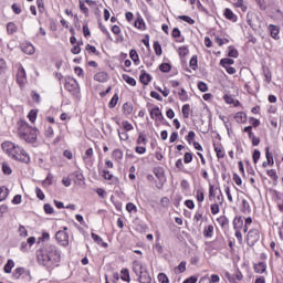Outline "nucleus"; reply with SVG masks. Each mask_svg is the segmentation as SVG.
<instances>
[{"mask_svg":"<svg viewBox=\"0 0 283 283\" xmlns=\"http://www.w3.org/2000/svg\"><path fill=\"white\" fill-rule=\"evenodd\" d=\"M171 36H172L174 39H180V36H181L180 29L174 28V29H172V32H171Z\"/></svg>","mask_w":283,"mask_h":283,"instance_id":"obj_62","label":"nucleus"},{"mask_svg":"<svg viewBox=\"0 0 283 283\" xmlns=\"http://www.w3.org/2000/svg\"><path fill=\"white\" fill-rule=\"evenodd\" d=\"M117 134L120 140H129V134H127V130L125 132L117 130Z\"/></svg>","mask_w":283,"mask_h":283,"instance_id":"obj_55","label":"nucleus"},{"mask_svg":"<svg viewBox=\"0 0 283 283\" xmlns=\"http://www.w3.org/2000/svg\"><path fill=\"white\" fill-rule=\"evenodd\" d=\"M232 224L234 230H240L244 226V220H242V217H235Z\"/></svg>","mask_w":283,"mask_h":283,"instance_id":"obj_18","label":"nucleus"},{"mask_svg":"<svg viewBox=\"0 0 283 283\" xmlns=\"http://www.w3.org/2000/svg\"><path fill=\"white\" fill-rule=\"evenodd\" d=\"M265 158L269 167H273L275 165V161L273 160V154L269 151V147L265 148Z\"/></svg>","mask_w":283,"mask_h":283,"instance_id":"obj_21","label":"nucleus"},{"mask_svg":"<svg viewBox=\"0 0 283 283\" xmlns=\"http://www.w3.org/2000/svg\"><path fill=\"white\" fill-rule=\"evenodd\" d=\"M205 238H213V226L210 224L203 230Z\"/></svg>","mask_w":283,"mask_h":283,"instance_id":"obj_30","label":"nucleus"},{"mask_svg":"<svg viewBox=\"0 0 283 283\" xmlns=\"http://www.w3.org/2000/svg\"><path fill=\"white\" fill-rule=\"evenodd\" d=\"M214 151L217 154V158H224V151L220 147H214Z\"/></svg>","mask_w":283,"mask_h":283,"instance_id":"obj_63","label":"nucleus"},{"mask_svg":"<svg viewBox=\"0 0 283 283\" xmlns=\"http://www.w3.org/2000/svg\"><path fill=\"white\" fill-rule=\"evenodd\" d=\"M154 50L157 56H160L163 54V46L160 45L159 41L154 42Z\"/></svg>","mask_w":283,"mask_h":283,"instance_id":"obj_34","label":"nucleus"},{"mask_svg":"<svg viewBox=\"0 0 283 283\" xmlns=\"http://www.w3.org/2000/svg\"><path fill=\"white\" fill-rule=\"evenodd\" d=\"M122 275H120V280H123V282H130V276H129V270L128 269H123L120 271Z\"/></svg>","mask_w":283,"mask_h":283,"instance_id":"obj_29","label":"nucleus"},{"mask_svg":"<svg viewBox=\"0 0 283 283\" xmlns=\"http://www.w3.org/2000/svg\"><path fill=\"white\" fill-rule=\"evenodd\" d=\"M85 50H86L87 52H92V54H95V56H98V55L101 54V52H98V51L96 50V46L91 45V44H87V45L85 46Z\"/></svg>","mask_w":283,"mask_h":283,"instance_id":"obj_47","label":"nucleus"},{"mask_svg":"<svg viewBox=\"0 0 283 283\" xmlns=\"http://www.w3.org/2000/svg\"><path fill=\"white\" fill-rule=\"evenodd\" d=\"M28 78V75L25 74V69L23 66H19L18 73H17V83L23 87L25 85V81Z\"/></svg>","mask_w":283,"mask_h":283,"instance_id":"obj_7","label":"nucleus"},{"mask_svg":"<svg viewBox=\"0 0 283 283\" xmlns=\"http://www.w3.org/2000/svg\"><path fill=\"white\" fill-rule=\"evenodd\" d=\"M94 81H97V83H107L109 75L107 72H98L94 75Z\"/></svg>","mask_w":283,"mask_h":283,"instance_id":"obj_9","label":"nucleus"},{"mask_svg":"<svg viewBox=\"0 0 283 283\" xmlns=\"http://www.w3.org/2000/svg\"><path fill=\"white\" fill-rule=\"evenodd\" d=\"M64 87L70 94L76 96L81 90L78 88V82L74 77H65Z\"/></svg>","mask_w":283,"mask_h":283,"instance_id":"obj_4","label":"nucleus"},{"mask_svg":"<svg viewBox=\"0 0 283 283\" xmlns=\"http://www.w3.org/2000/svg\"><path fill=\"white\" fill-rule=\"evenodd\" d=\"M268 176L274 180V182H277V171L275 169L266 170Z\"/></svg>","mask_w":283,"mask_h":283,"instance_id":"obj_41","label":"nucleus"},{"mask_svg":"<svg viewBox=\"0 0 283 283\" xmlns=\"http://www.w3.org/2000/svg\"><path fill=\"white\" fill-rule=\"evenodd\" d=\"M117 104H118V94L115 93L108 103L109 109H114V107H116Z\"/></svg>","mask_w":283,"mask_h":283,"instance_id":"obj_33","label":"nucleus"},{"mask_svg":"<svg viewBox=\"0 0 283 283\" xmlns=\"http://www.w3.org/2000/svg\"><path fill=\"white\" fill-rule=\"evenodd\" d=\"M80 10L87 17L90 14V9L86 8L85 2L83 0H80Z\"/></svg>","mask_w":283,"mask_h":283,"instance_id":"obj_51","label":"nucleus"},{"mask_svg":"<svg viewBox=\"0 0 283 283\" xmlns=\"http://www.w3.org/2000/svg\"><path fill=\"white\" fill-rule=\"evenodd\" d=\"M266 272V263L264 262H259L254 264V273H265Z\"/></svg>","mask_w":283,"mask_h":283,"instance_id":"obj_17","label":"nucleus"},{"mask_svg":"<svg viewBox=\"0 0 283 283\" xmlns=\"http://www.w3.org/2000/svg\"><path fill=\"white\" fill-rule=\"evenodd\" d=\"M35 196L39 200H45V193H43V190L39 187L35 188Z\"/></svg>","mask_w":283,"mask_h":283,"instance_id":"obj_56","label":"nucleus"},{"mask_svg":"<svg viewBox=\"0 0 283 283\" xmlns=\"http://www.w3.org/2000/svg\"><path fill=\"white\" fill-rule=\"evenodd\" d=\"M137 145H147V137L145 136V133H139Z\"/></svg>","mask_w":283,"mask_h":283,"instance_id":"obj_43","label":"nucleus"},{"mask_svg":"<svg viewBox=\"0 0 283 283\" xmlns=\"http://www.w3.org/2000/svg\"><path fill=\"white\" fill-rule=\"evenodd\" d=\"M242 213H251V205L245 199L242 200Z\"/></svg>","mask_w":283,"mask_h":283,"instance_id":"obj_31","label":"nucleus"},{"mask_svg":"<svg viewBox=\"0 0 283 283\" xmlns=\"http://www.w3.org/2000/svg\"><path fill=\"white\" fill-rule=\"evenodd\" d=\"M177 273H185V271H187V262L186 261H181L179 263V265L176 268L175 270Z\"/></svg>","mask_w":283,"mask_h":283,"instance_id":"obj_38","label":"nucleus"},{"mask_svg":"<svg viewBox=\"0 0 283 283\" xmlns=\"http://www.w3.org/2000/svg\"><path fill=\"white\" fill-rule=\"evenodd\" d=\"M197 87L199 92H209V86L205 82H198Z\"/></svg>","mask_w":283,"mask_h":283,"instance_id":"obj_48","label":"nucleus"},{"mask_svg":"<svg viewBox=\"0 0 283 283\" xmlns=\"http://www.w3.org/2000/svg\"><path fill=\"white\" fill-rule=\"evenodd\" d=\"M36 258L44 266H50L61 262V251L56 245L45 243L36 251Z\"/></svg>","mask_w":283,"mask_h":283,"instance_id":"obj_1","label":"nucleus"},{"mask_svg":"<svg viewBox=\"0 0 283 283\" xmlns=\"http://www.w3.org/2000/svg\"><path fill=\"white\" fill-rule=\"evenodd\" d=\"M178 54H179V56L185 59V56H187V54H189V48L188 46H180L178 49Z\"/></svg>","mask_w":283,"mask_h":283,"instance_id":"obj_40","label":"nucleus"},{"mask_svg":"<svg viewBox=\"0 0 283 283\" xmlns=\"http://www.w3.org/2000/svg\"><path fill=\"white\" fill-rule=\"evenodd\" d=\"M44 213H46L48 216H52V213H54V208L52 207V205H44Z\"/></svg>","mask_w":283,"mask_h":283,"instance_id":"obj_52","label":"nucleus"},{"mask_svg":"<svg viewBox=\"0 0 283 283\" xmlns=\"http://www.w3.org/2000/svg\"><path fill=\"white\" fill-rule=\"evenodd\" d=\"M259 240H260V230H258V229L249 230L248 235H247L248 247H255V244L259 242Z\"/></svg>","mask_w":283,"mask_h":283,"instance_id":"obj_5","label":"nucleus"},{"mask_svg":"<svg viewBox=\"0 0 283 283\" xmlns=\"http://www.w3.org/2000/svg\"><path fill=\"white\" fill-rule=\"evenodd\" d=\"M193 160V155H191V153H186L184 155V163L186 165H189V163H191Z\"/></svg>","mask_w":283,"mask_h":283,"instance_id":"obj_57","label":"nucleus"},{"mask_svg":"<svg viewBox=\"0 0 283 283\" xmlns=\"http://www.w3.org/2000/svg\"><path fill=\"white\" fill-rule=\"evenodd\" d=\"M36 116H39V111L36 109H31L29 115H28V118L31 123H35L36 122Z\"/></svg>","mask_w":283,"mask_h":283,"instance_id":"obj_32","label":"nucleus"},{"mask_svg":"<svg viewBox=\"0 0 283 283\" xmlns=\"http://www.w3.org/2000/svg\"><path fill=\"white\" fill-rule=\"evenodd\" d=\"M70 178H73L75 185H81L85 180V176H83V172L81 171H75L71 174Z\"/></svg>","mask_w":283,"mask_h":283,"instance_id":"obj_10","label":"nucleus"},{"mask_svg":"<svg viewBox=\"0 0 283 283\" xmlns=\"http://www.w3.org/2000/svg\"><path fill=\"white\" fill-rule=\"evenodd\" d=\"M147 266L143 265L139 261L133 262V271L138 276L144 270H146Z\"/></svg>","mask_w":283,"mask_h":283,"instance_id":"obj_12","label":"nucleus"},{"mask_svg":"<svg viewBox=\"0 0 283 283\" xmlns=\"http://www.w3.org/2000/svg\"><path fill=\"white\" fill-rule=\"evenodd\" d=\"M138 282L140 283H151V276L149 275V272L144 270L139 275H138Z\"/></svg>","mask_w":283,"mask_h":283,"instance_id":"obj_11","label":"nucleus"},{"mask_svg":"<svg viewBox=\"0 0 283 283\" xmlns=\"http://www.w3.org/2000/svg\"><path fill=\"white\" fill-rule=\"evenodd\" d=\"M23 273H27V275H30V271L27 272L24 268H18L13 272V277H15V280H19V277H21Z\"/></svg>","mask_w":283,"mask_h":283,"instance_id":"obj_22","label":"nucleus"},{"mask_svg":"<svg viewBox=\"0 0 283 283\" xmlns=\"http://www.w3.org/2000/svg\"><path fill=\"white\" fill-rule=\"evenodd\" d=\"M135 28L143 30V28H145V20H143L140 17L137 18V21H135Z\"/></svg>","mask_w":283,"mask_h":283,"instance_id":"obj_49","label":"nucleus"},{"mask_svg":"<svg viewBox=\"0 0 283 283\" xmlns=\"http://www.w3.org/2000/svg\"><path fill=\"white\" fill-rule=\"evenodd\" d=\"M7 32L9 34H14V32H17V25L13 22H9L7 24Z\"/></svg>","mask_w":283,"mask_h":283,"instance_id":"obj_46","label":"nucleus"},{"mask_svg":"<svg viewBox=\"0 0 283 283\" xmlns=\"http://www.w3.org/2000/svg\"><path fill=\"white\" fill-rule=\"evenodd\" d=\"M233 63H235L233 59L224 57L220 60V65L222 67H229V65H233Z\"/></svg>","mask_w":283,"mask_h":283,"instance_id":"obj_28","label":"nucleus"},{"mask_svg":"<svg viewBox=\"0 0 283 283\" xmlns=\"http://www.w3.org/2000/svg\"><path fill=\"white\" fill-rule=\"evenodd\" d=\"M122 127L125 129V132H132V129H134V125L127 120L122 122Z\"/></svg>","mask_w":283,"mask_h":283,"instance_id":"obj_50","label":"nucleus"},{"mask_svg":"<svg viewBox=\"0 0 283 283\" xmlns=\"http://www.w3.org/2000/svg\"><path fill=\"white\" fill-rule=\"evenodd\" d=\"M3 151L11 156L13 160H19L20 163H30V155L25 153V149L12 142H3L1 145Z\"/></svg>","mask_w":283,"mask_h":283,"instance_id":"obj_2","label":"nucleus"},{"mask_svg":"<svg viewBox=\"0 0 283 283\" xmlns=\"http://www.w3.org/2000/svg\"><path fill=\"white\" fill-rule=\"evenodd\" d=\"M44 136H46V138H52L54 136V128H52V126L46 127Z\"/></svg>","mask_w":283,"mask_h":283,"instance_id":"obj_59","label":"nucleus"},{"mask_svg":"<svg viewBox=\"0 0 283 283\" xmlns=\"http://www.w3.org/2000/svg\"><path fill=\"white\" fill-rule=\"evenodd\" d=\"M18 135L21 140L29 144L36 143V136H39V130L36 127L30 126L28 122L21 119L18 122Z\"/></svg>","mask_w":283,"mask_h":283,"instance_id":"obj_3","label":"nucleus"},{"mask_svg":"<svg viewBox=\"0 0 283 283\" xmlns=\"http://www.w3.org/2000/svg\"><path fill=\"white\" fill-rule=\"evenodd\" d=\"M129 56L132 61L135 63V65H138V63H140V59L138 57V52L136 50H130Z\"/></svg>","mask_w":283,"mask_h":283,"instance_id":"obj_25","label":"nucleus"},{"mask_svg":"<svg viewBox=\"0 0 283 283\" xmlns=\"http://www.w3.org/2000/svg\"><path fill=\"white\" fill-rule=\"evenodd\" d=\"M158 281L161 283H169V277L165 273H159L158 274Z\"/></svg>","mask_w":283,"mask_h":283,"instance_id":"obj_61","label":"nucleus"},{"mask_svg":"<svg viewBox=\"0 0 283 283\" xmlns=\"http://www.w3.org/2000/svg\"><path fill=\"white\" fill-rule=\"evenodd\" d=\"M196 138V133L193 130H190L186 137V140L189 145L193 143V139Z\"/></svg>","mask_w":283,"mask_h":283,"instance_id":"obj_53","label":"nucleus"},{"mask_svg":"<svg viewBox=\"0 0 283 283\" xmlns=\"http://www.w3.org/2000/svg\"><path fill=\"white\" fill-rule=\"evenodd\" d=\"M178 19H180V21H185L186 23H189V25H193V23H196V20H193L189 15H179Z\"/></svg>","mask_w":283,"mask_h":283,"instance_id":"obj_37","label":"nucleus"},{"mask_svg":"<svg viewBox=\"0 0 283 283\" xmlns=\"http://www.w3.org/2000/svg\"><path fill=\"white\" fill-rule=\"evenodd\" d=\"M226 19H228V21H232L233 23H235V21H238V15H235V13H233V11L229 8L224 9L223 12Z\"/></svg>","mask_w":283,"mask_h":283,"instance_id":"obj_14","label":"nucleus"},{"mask_svg":"<svg viewBox=\"0 0 283 283\" xmlns=\"http://www.w3.org/2000/svg\"><path fill=\"white\" fill-rule=\"evenodd\" d=\"M12 269H14V261L9 259L3 268L4 273H12Z\"/></svg>","mask_w":283,"mask_h":283,"instance_id":"obj_23","label":"nucleus"},{"mask_svg":"<svg viewBox=\"0 0 283 283\" xmlns=\"http://www.w3.org/2000/svg\"><path fill=\"white\" fill-rule=\"evenodd\" d=\"M126 210L128 211V213H133V211L136 213L137 211L136 205H134L133 202H128L126 205Z\"/></svg>","mask_w":283,"mask_h":283,"instance_id":"obj_58","label":"nucleus"},{"mask_svg":"<svg viewBox=\"0 0 283 283\" xmlns=\"http://www.w3.org/2000/svg\"><path fill=\"white\" fill-rule=\"evenodd\" d=\"M190 109H191V106L189 104H185L181 107V112H182L184 118H189V111Z\"/></svg>","mask_w":283,"mask_h":283,"instance_id":"obj_44","label":"nucleus"},{"mask_svg":"<svg viewBox=\"0 0 283 283\" xmlns=\"http://www.w3.org/2000/svg\"><path fill=\"white\" fill-rule=\"evenodd\" d=\"M139 81L142 85H147L148 83H151V76L149 75V73L142 71L139 75Z\"/></svg>","mask_w":283,"mask_h":283,"instance_id":"obj_15","label":"nucleus"},{"mask_svg":"<svg viewBox=\"0 0 283 283\" xmlns=\"http://www.w3.org/2000/svg\"><path fill=\"white\" fill-rule=\"evenodd\" d=\"M269 30L272 39H280V28L274 24H270Z\"/></svg>","mask_w":283,"mask_h":283,"instance_id":"obj_19","label":"nucleus"},{"mask_svg":"<svg viewBox=\"0 0 283 283\" xmlns=\"http://www.w3.org/2000/svg\"><path fill=\"white\" fill-rule=\"evenodd\" d=\"M21 50L24 54H29L32 55L34 54L35 50H34V45H32V43H23L21 45Z\"/></svg>","mask_w":283,"mask_h":283,"instance_id":"obj_13","label":"nucleus"},{"mask_svg":"<svg viewBox=\"0 0 283 283\" xmlns=\"http://www.w3.org/2000/svg\"><path fill=\"white\" fill-rule=\"evenodd\" d=\"M196 282H198L197 276H190L184 281V283H196Z\"/></svg>","mask_w":283,"mask_h":283,"instance_id":"obj_64","label":"nucleus"},{"mask_svg":"<svg viewBox=\"0 0 283 283\" xmlns=\"http://www.w3.org/2000/svg\"><path fill=\"white\" fill-rule=\"evenodd\" d=\"M228 50H229V51H228V56H229L230 59H238L239 53H238V51L235 50V48L229 46Z\"/></svg>","mask_w":283,"mask_h":283,"instance_id":"obj_36","label":"nucleus"},{"mask_svg":"<svg viewBox=\"0 0 283 283\" xmlns=\"http://www.w3.org/2000/svg\"><path fill=\"white\" fill-rule=\"evenodd\" d=\"M189 65H190L191 70H198V55H193L190 59Z\"/></svg>","mask_w":283,"mask_h":283,"instance_id":"obj_39","label":"nucleus"},{"mask_svg":"<svg viewBox=\"0 0 283 283\" xmlns=\"http://www.w3.org/2000/svg\"><path fill=\"white\" fill-rule=\"evenodd\" d=\"M159 70H160V72H164L165 74H167V73L171 72V64H169V63H161L159 65Z\"/></svg>","mask_w":283,"mask_h":283,"instance_id":"obj_35","label":"nucleus"},{"mask_svg":"<svg viewBox=\"0 0 283 283\" xmlns=\"http://www.w3.org/2000/svg\"><path fill=\"white\" fill-rule=\"evenodd\" d=\"M67 228L60 230L55 233V239L62 247H67L70 244V235L67 234Z\"/></svg>","mask_w":283,"mask_h":283,"instance_id":"obj_6","label":"nucleus"},{"mask_svg":"<svg viewBox=\"0 0 283 283\" xmlns=\"http://www.w3.org/2000/svg\"><path fill=\"white\" fill-rule=\"evenodd\" d=\"M123 81H125V83H127L128 85H130L132 87H136V80L127 74H124L122 76Z\"/></svg>","mask_w":283,"mask_h":283,"instance_id":"obj_24","label":"nucleus"},{"mask_svg":"<svg viewBox=\"0 0 283 283\" xmlns=\"http://www.w3.org/2000/svg\"><path fill=\"white\" fill-rule=\"evenodd\" d=\"M8 70V64L6 63V60L0 57V74H3Z\"/></svg>","mask_w":283,"mask_h":283,"instance_id":"obj_60","label":"nucleus"},{"mask_svg":"<svg viewBox=\"0 0 283 283\" xmlns=\"http://www.w3.org/2000/svg\"><path fill=\"white\" fill-rule=\"evenodd\" d=\"M153 174L156 176L158 180H163L165 178V169L163 167L154 168Z\"/></svg>","mask_w":283,"mask_h":283,"instance_id":"obj_16","label":"nucleus"},{"mask_svg":"<svg viewBox=\"0 0 283 283\" xmlns=\"http://www.w3.org/2000/svg\"><path fill=\"white\" fill-rule=\"evenodd\" d=\"M2 171L6 176H10L12 174V168L6 163L2 164Z\"/></svg>","mask_w":283,"mask_h":283,"instance_id":"obj_54","label":"nucleus"},{"mask_svg":"<svg viewBox=\"0 0 283 283\" xmlns=\"http://www.w3.org/2000/svg\"><path fill=\"white\" fill-rule=\"evenodd\" d=\"M8 198V188L0 187V202H3Z\"/></svg>","mask_w":283,"mask_h":283,"instance_id":"obj_42","label":"nucleus"},{"mask_svg":"<svg viewBox=\"0 0 283 283\" xmlns=\"http://www.w3.org/2000/svg\"><path fill=\"white\" fill-rule=\"evenodd\" d=\"M113 159L116 160V163H120V160H123V150L120 149H115L113 151Z\"/></svg>","mask_w":283,"mask_h":283,"instance_id":"obj_27","label":"nucleus"},{"mask_svg":"<svg viewBox=\"0 0 283 283\" xmlns=\"http://www.w3.org/2000/svg\"><path fill=\"white\" fill-rule=\"evenodd\" d=\"M217 222L219 226H221V229H226V227H229V218H227L226 216L217 218Z\"/></svg>","mask_w":283,"mask_h":283,"instance_id":"obj_20","label":"nucleus"},{"mask_svg":"<svg viewBox=\"0 0 283 283\" xmlns=\"http://www.w3.org/2000/svg\"><path fill=\"white\" fill-rule=\"evenodd\" d=\"M234 119L237 123L242 124L247 120V114L239 112L234 115Z\"/></svg>","mask_w":283,"mask_h":283,"instance_id":"obj_26","label":"nucleus"},{"mask_svg":"<svg viewBox=\"0 0 283 283\" xmlns=\"http://www.w3.org/2000/svg\"><path fill=\"white\" fill-rule=\"evenodd\" d=\"M150 118H153V120H165V116H163V112L158 106L150 109Z\"/></svg>","mask_w":283,"mask_h":283,"instance_id":"obj_8","label":"nucleus"},{"mask_svg":"<svg viewBox=\"0 0 283 283\" xmlns=\"http://www.w3.org/2000/svg\"><path fill=\"white\" fill-rule=\"evenodd\" d=\"M122 108L124 114H132V112H134V106L129 103H125Z\"/></svg>","mask_w":283,"mask_h":283,"instance_id":"obj_45","label":"nucleus"}]
</instances>
